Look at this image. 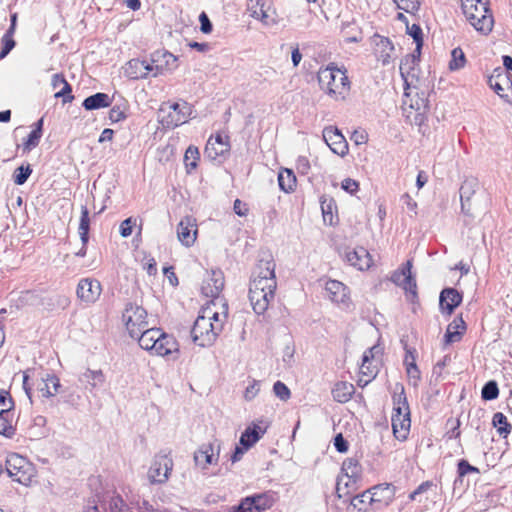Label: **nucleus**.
<instances>
[{"label": "nucleus", "mask_w": 512, "mask_h": 512, "mask_svg": "<svg viewBox=\"0 0 512 512\" xmlns=\"http://www.w3.org/2000/svg\"><path fill=\"white\" fill-rule=\"evenodd\" d=\"M277 281L273 260H260L249 286V300L254 312L262 315L274 300Z\"/></svg>", "instance_id": "nucleus-1"}, {"label": "nucleus", "mask_w": 512, "mask_h": 512, "mask_svg": "<svg viewBox=\"0 0 512 512\" xmlns=\"http://www.w3.org/2000/svg\"><path fill=\"white\" fill-rule=\"evenodd\" d=\"M222 310L216 309V303L211 301L204 307L191 330L193 342L200 347L211 346L223 330L228 315V306L222 303Z\"/></svg>", "instance_id": "nucleus-2"}, {"label": "nucleus", "mask_w": 512, "mask_h": 512, "mask_svg": "<svg viewBox=\"0 0 512 512\" xmlns=\"http://www.w3.org/2000/svg\"><path fill=\"white\" fill-rule=\"evenodd\" d=\"M317 78L320 89L331 99L343 101L349 95L351 83L346 70L338 68L334 63L320 68Z\"/></svg>", "instance_id": "nucleus-3"}, {"label": "nucleus", "mask_w": 512, "mask_h": 512, "mask_svg": "<svg viewBox=\"0 0 512 512\" xmlns=\"http://www.w3.org/2000/svg\"><path fill=\"white\" fill-rule=\"evenodd\" d=\"M466 20L479 33L488 35L494 26V18L485 0H461Z\"/></svg>", "instance_id": "nucleus-4"}, {"label": "nucleus", "mask_w": 512, "mask_h": 512, "mask_svg": "<svg viewBox=\"0 0 512 512\" xmlns=\"http://www.w3.org/2000/svg\"><path fill=\"white\" fill-rule=\"evenodd\" d=\"M400 391L395 392L393 395V412L391 416V423L394 436L404 441L411 427L410 409L405 395L404 387L399 386Z\"/></svg>", "instance_id": "nucleus-5"}, {"label": "nucleus", "mask_w": 512, "mask_h": 512, "mask_svg": "<svg viewBox=\"0 0 512 512\" xmlns=\"http://www.w3.org/2000/svg\"><path fill=\"white\" fill-rule=\"evenodd\" d=\"M192 106L186 101L163 103L158 112V120L164 128L173 129L188 122Z\"/></svg>", "instance_id": "nucleus-6"}, {"label": "nucleus", "mask_w": 512, "mask_h": 512, "mask_svg": "<svg viewBox=\"0 0 512 512\" xmlns=\"http://www.w3.org/2000/svg\"><path fill=\"white\" fill-rule=\"evenodd\" d=\"M6 470L9 477L25 486L30 485L33 477L35 476L33 464L17 453L8 455L6 460Z\"/></svg>", "instance_id": "nucleus-7"}, {"label": "nucleus", "mask_w": 512, "mask_h": 512, "mask_svg": "<svg viewBox=\"0 0 512 512\" xmlns=\"http://www.w3.org/2000/svg\"><path fill=\"white\" fill-rule=\"evenodd\" d=\"M361 471V465L356 458H347L343 462L341 468L342 474L338 477L336 484V492L339 498L349 494V489L353 488L360 478Z\"/></svg>", "instance_id": "nucleus-8"}, {"label": "nucleus", "mask_w": 512, "mask_h": 512, "mask_svg": "<svg viewBox=\"0 0 512 512\" xmlns=\"http://www.w3.org/2000/svg\"><path fill=\"white\" fill-rule=\"evenodd\" d=\"M122 321L131 337H138L148 327L147 311L140 305L129 303L122 313Z\"/></svg>", "instance_id": "nucleus-9"}, {"label": "nucleus", "mask_w": 512, "mask_h": 512, "mask_svg": "<svg viewBox=\"0 0 512 512\" xmlns=\"http://www.w3.org/2000/svg\"><path fill=\"white\" fill-rule=\"evenodd\" d=\"M419 55L409 54L406 55L400 63V74L404 81V96L409 97L412 95L413 91L417 89L416 82L417 78V62L419 61Z\"/></svg>", "instance_id": "nucleus-10"}, {"label": "nucleus", "mask_w": 512, "mask_h": 512, "mask_svg": "<svg viewBox=\"0 0 512 512\" xmlns=\"http://www.w3.org/2000/svg\"><path fill=\"white\" fill-rule=\"evenodd\" d=\"M173 468L172 458L165 453H159L154 457V460L148 471V479L152 484H163L168 478Z\"/></svg>", "instance_id": "nucleus-11"}, {"label": "nucleus", "mask_w": 512, "mask_h": 512, "mask_svg": "<svg viewBox=\"0 0 512 512\" xmlns=\"http://www.w3.org/2000/svg\"><path fill=\"white\" fill-rule=\"evenodd\" d=\"M225 284L224 274L221 270L215 269L207 272L205 279L203 280L201 291L216 304L219 303L222 307V303H225L223 299L219 298Z\"/></svg>", "instance_id": "nucleus-12"}, {"label": "nucleus", "mask_w": 512, "mask_h": 512, "mask_svg": "<svg viewBox=\"0 0 512 512\" xmlns=\"http://www.w3.org/2000/svg\"><path fill=\"white\" fill-rule=\"evenodd\" d=\"M152 77L164 75L177 68V57L168 51H155L149 59Z\"/></svg>", "instance_id": "nucleus-13"}, {"label": "nucleus", "mask_w": 512, "mask_h": 512, "mask_svg": "<svg viewBox=\"0 0 512 512\" xmlns=\"http://www.w3.org/2000/svg\"><path fill=\"white\" fill-rule=\"evenodd\" d=\"M247 10L251 17L260 20L266 26L276 23L275 11L270 0H248Z\"/></svg>", "instance_id": "nucleus-14"}, {"label": "nucleus", "mask_w": 512, "mask_h": 512, "mask_svg": "<svg viewBox=\"0 0 512 512\" xmlns=\"http://www.w3.org/2000/svg\"><path fill=\"white\" fill-rule=\"evenodd\" d=\"M151 353L169 360H177L180 355L179 343L175 337L161 330V336L158 337Z\"/></svg>", "instance_id": "nucleus-15"}, {"label": "nucleus", "mask_w": 512, "mask_h": 512, "mask_svg": "<svg viewBox=\"0 0 512 512\" xmlns=\"http://www.w3.org/2000/svg\"><path fill=\"white\" fill-rule=\"evenodd\" d=\"M343 257L349 265L360 271H366L373 265L371 254L362 246L346 248Z\"/></svg>", "instance_id": "nucleus-16"}, {"label": "nucleus", "mask_w": 512, "mask_h": 512, "mask_svg": "<svg viewBox=\"0 0 512 512\" xmlns=\"http://www.w3.org/2000/svg\"><path fill=\"white\" fill-rule=\"evenodd\" d=\"M381 354V348L378 345L371 347L366 350L362 356V364L360 366V373L362 376L368 377V379H359V385H367L370 382V378H373L377 373L378 357Z\"/></svg>", "instance_id": "nucleus-17"}, {"label": "nucleus", "mask_w": 512, "mask_h": 512, "mask_svg": "<svg viewBox=\"0 0 512 512\" xmlns=\"http://www.w3.org/2000/svg\"><path fill=\"white\" fill-rule=\"evenodd\" d=\"M76 293L82 302L90 305L99 299L102 293V286L96 279L83 278L78 282Z\"/></svg>", "instance_id": "nucleus-18"}, {"label": "nucleus", "mask_w": 512, "mask_h": 512, "mask_svg": "<svg viewBox=\"0 0 512 512\" xmlns=\"http://www.w3.org/2000/svg\"><path fill=\"white\" fill-rule=\"evenodd\" d=\"M412 261L408 260L398 270L394 271L390 280L406 292L416 295V280L412 276Z\"/></svg>", "instance_id": "nucleus-19"}, {"label": "nucleus", "mask_w": 512, "mask_h": 512, "mask_svg": "<svg viewBox=\"0 0 512 512\" xmlns=\"http://www.w3.org/2000/svg\"><path fill=\"white\" fill-rule=\"evenodd\" d=\"M197 234V223L193 217L186 216L180 220L177 225V238L183 246H193L197 239Z\"/></svg>", "instance_id": "nucleus-20"}, {"label": "nucleus", "mask_w": 512, "mask_h": 512, "mask_svg": "<svg viewBox=\"0 0 512 512\" xmlns=\"http://www.w3.org/2000/svg\"><path fill=\"white\" fill-rule=\"evenodd\" d=\"M323 139L331 151L341 157L348 153V143L340 130L336 127H326L323 130Z\"/></svg>", "instance_id": "nucleus-21"}, {"label": "nucleus", "mask_w": 512, "mask_h": 512, "mask_svg": "<svg viewBox=\"0 0 512 512\" xmlns=\"http://www.w3.org/2000/svg\"><path fill=\"white\" fill-rule=\"evenodd\" d=\"M230 151V144L228 137H223L217 134L215 137H210L206 143L204 154L211 160H217L224 157Z\"/></svg>", "instance_id": "nucleus-22"}, {"label": "nucleus", "mask_w": 512, "mask_h": 512, "mask_svg": "<svg viewBox=\"0 0 512 512\" xmlns=\"http://www.w3.org/2000/svg\"><path fill=\"white\" fill-rule=\"evenodd\" d=\"M327 297L338 305L348 306L350 302L349 289L340 281L328 280L325 284Z\"/></svg>", "instance_id": "nucleus-23"}, {"label": "nucleus", "mask_w": 512, "mask_h": 512, "mask_svg": "<svg viewBox=\"0 0 512 512\" xmlns=\"http://www.w3.org/2000/svg\"><path fill=\"white\" fill-rule=\"evenodd\" d=\"M149 60L131 59L124 67V74L130 79L138 80L152 77Z\"/></svg>", "instance_id": "nucleus-24"}, {"label": "nucleus", "mask_w": 512, "mask_h": 512, "mask_svg": "<svg viewBox=\"0 0 512 512\" xmlns=\"http://www.w3.org/2000/svg\"><path fill=\"white\" fill-rule=\"evenodd\" d=\"M488 84L494 92L499 95L502 99H507L508 95L504 92L512 88V80L508 74H506L502 68H496L493 74L488 79Z\"/></svg>", "instance_id": "nucleus-25"}, {"label": "nucleus", "mask_w": 512, "mask_h": 512, "mask_svg": "<svg viewBox=\"0 0 512 512\" xmlns=\"http://www.w3.org/2000/svg\"><path fill=\"white\" fill-rule=\"evenodd\" d=\"M375 55L382 65L390 64L395 58V47L387 37L375 36Z\"/></svg>", "instance_id": "nucleus-26"}, {"label": "nucleus", "mask_w": 512, "mask_h": 512, "mask_svg": "<svg viewBox=\"0 0 512 512\" xmlns=\"http://www.w3.org/2000/svg\"><path fill=\"white\" fill-rule=\"evenodd\" d=\"M367 492L373 497L374 509L388 506L394 498V487L391 484L377 485Z\"/></svg>", "instance_id": "nucleus-27"}, {"label": "nucleus", "mask_w": 512, "mask_h": 512, "mask_svg": "<svg viewBox=\"0 0 512 512\" xmlns=\"http://www.w3.org/2000/svg\"><path fill=\"white\" fill-rule=\"evenodd\" d=\"M462 302V294L454 288H445L439 297V307L442 313L451 315Z\"/></svg>", "instance_id": "nucleus-28"}, {"label": "nucleus", "mask_w": 512, "mask_h": 512, "mask_svg": "<svg viewBox=\"0 0 512 512\" xmlns=\"http://www.w3.org/2000/svg\"><path fill=\"white\" fill-rule=\"evenodd\" d=\"M12 408L13 402L0 408V434L7 438H12L16 432L15 412Z\"/></svg>", "instance_id": "nucleus-29"}, {"label": "nucleus", "mask_w": 512, "mask_h": 512, "mask_svg": "<svg viewBox=\"0 0 512 512\" xmlns=\"http://www.w3.org/2000/svg\"><path fill=\"white\" fill-rule=\"evenodd\" d=\"M479 188L476 178H466L460 187L461 210L464 214H470V200Z\"/></svg>", "instance_id": "nucleus-30"}, {"label": "nucleus", "mask_w": 512, "mask_h": 512, "mask_svg": "<svg viewBox=\"0 0 512 512\" xmlns=\"http://www.w3.org/2000/svg\"><path fill=\"white\" fill-rule=\"evenodd\" d=\"M51 85H52L53 89H59L55 93L54 96L56 98H63L64 103L70 102L74 99V96L71 94V92H72L71 86L66 81L63 74H59V73L54 74L52 76Z\"/></svg>", "instance_id": "nucleus-31"}, {"label": "nucleus", "mask_w": 512, "mask_h": 512, "mask_svg": "<svg viewBox=\"0 0 512 512\" xmlns=\"http://www.w3.org/2000/svg\"><path fill=\"white\" fill-rule=\"evenodd\" d=\"M466 331V324L462 317H455L448 325L444 336L446 344L459 342Z\"/></svg>", "instance_id": "nucleus-32"}, {"label": "nucleus", "mask_w": 512, "mask_h": 512, "mask_svg": "<svg viewBox=\"0 0 512 512\" xmlns=\"http://www.w3.org/2000/svg\"><path fill=\"white\" fill-rule=\"evenodd\" d=\"M196 465L207 468L209 465L216 463L218 456H215L214 448L211 444L202 445L194 454Z\"/></svg>", "instance_id": "nucleus-33"}, {"label": "nucleus", "mask_w": 512, "mask_h": 512, "mask_svg": "<svg viewBox=\"0 0 512 512\" xmlns=\"http://www.w3.org/2000/svg\"><path fill=\"white\" fill-rule=\"evenodd\" d=\"M371 506L374 507L373 497L370 492L364 491L351 498L347 512H368Z\"/></svg>", "instance_id": "nucleus-34"}, {"label": "nucleus", "mask_w": 512, "mask_h": 512, "mask_svg": "<svg viewBox=\"0 0 512 512\" xmlns=\"http://www.w3.org/2000/svg\"><path fill=\"white\" fill-rule=\"evenodd\" d=\"M266 429L257 424H253L245 429L240 437V445L249 449L265 434Z\"/></svg>", "instance_id": "nucleus-35"}, {"label": "nucleus", "mask_w": 512, "mask_h": 512, "mask_svg": "<svg viewBox=\"0 0 512 512\" xmlns=\"http://www.w3.org/2000/svg\"><path fill=\"white\" fill-rule=\"evenodd\" d=\"M159 336H161V329L146 327L138 337L134 338L138 340L142 349L152 352Z\"/></svg>", "instance_id": "nucleus-36"}, {"label": "nucleus", "mask_w": 512, "mask_h": 512, "mask_svg": "<svg viewBox=\"0 0 512 512\" xmlns=\"http://www.w3.org/2000/svg\"><path fill=\"white\" fill-rule=\"evenodd\" d=\"M246 499L248 502H251V507L254 509V512L265 511L271 508L274 503V497L269 492L248 496Z\"/></svg>", "instance_id": "nucleus-37"}, {"label": "nucleus", "mask_w": 512, "mask_h": 512, "mask_svg": "<svg viewBox=\"0 0 512 512\" xmlns=\"http://www.w3.org/2000/svg\"><path fill=\"white\" fill-rule=\"evenodd\" d=\"M355 392L353 384L340 381L337 382L332 389L333 399L339 403L348 402Z\"/></svg>", "instance_id": "nucleus-38"}, {"label": "nucleus", "mask_w": 512, "mask_h": 512, "mask_svg": "<svg viewBox=\"0 0 512 512\" xmlns=\"http://www.w3.org/2000/svg\"><path fill=\"white\" fill-rule=\"evenodd\" d=\"M111 100L108 94L106 93H96L87 97L83 101V107L86 110H96L104 107L110 106Z\"/></svg>", "instance_id": "nucleus-39"}, {"label": "nucleus", "mask_w": 512, "mask_h": 512, "mask_svg": "<svg viewBox=\"0 0 512 512\" xmlns=\"http://www.w3.org/2000/svg\"><path fill=\"white\" fill-rule=\"evenodd\" d=\"M278 183L281 190L292 192L296 186V176L290 169H283L278 174Z\"/></svg>", "instance_id": "nucleus-40"}, {"label": "nucleus", "mask_w": 512, "mask_h": 512, "mask_svg": "<svg viewBox=\"0 0 512 512\" xmlns=\"http://www.w3.org/2000/svg\"><path fill=\"white\" fill-rule=\"evenodd\" d=\"M404 105H409L411 109H414L418 115H423L429 107V101L427 97L422 93L420 96L418 92H416V98H410L405 96Z\"/></svg>", "instance_id": "nucleus-41"}, {"label": "nucleus", "mask_w": 512, "mask_h": 512, "mask_svg": "<svg viewBox=\"0 0 512 512\" xmlns=\"http://www.w3.org/2000/svg\"><path fill=\"white\" fill-rule=\"evenodd\" d=\"M89 225H90V218H89L88 208L86 206H82L78 230H79L80 239L82 241V244H84V245H87L88 240H89Z\"/></svg>", "instance_id": "nucleus-42"}, {"label": "nucleus", "mask_w": 512, "mask_h": 512, "mask_svg": "<svg viewBox=\"0 0 512 512\" xmlns=\"http://www.w3.org/2000/svg\"><path fill=\"white\" fill-rule=\"evenodd\" d=\"M60 388V380L55 375H49L44 380V387L40 388V391L44 397L54 396Z\"/></svg>", "instance_id": "nucleus-43"}, {"label": "nucleus", "mask_w": 512, "mask_h": 512, "mask_svg": "<svg viewBox=\"0 0 512 512\" xmlns=\"http://www.w3.org/2000/svg\"><path fill=\"white\" fill-rule=\"evenodd\" d=\"M492 423L501 436L506 437L511 432V425L508 423L506 416L501 412L494 414Z\"/></svg>", "instance_id": "nucleus-44"}, {"label": "nucleus", "mask_w": 512, "mask_h": 512, "mask_svg": "<svg viewBox=\"0 0 512 512\" xmlns=\"http://www.w3.org/2000/svg\"><path fill=\"white\" fill-rule=\"evenodd\" d=\"M200 153L197 147L195 146H189L185 152L184 155V162L185 166L187 168V171L190 172L191 170L195 169L197 167V162L199 160Z\"/></svg>", "instance_id": "nucleus-45"}, {"label": "nucleus", "mask_w": 512, "mask_h": 512, "mask_svg": "<svg viewBox=\"0 0 512 512\" xmlns=\"http://www.w3.org/2000/svg\"><path fill=\"white\" fill-rule=\"evenodd\" d=\"M466 58L461 48H455L451 52L449 68L452 71L459 70L465 66Z\"/></svg>", "instance_id": "nucleus-46"}, {"label": "nucleus", "mask_w": 512, "mask_h": 512, "mask_svg": "<svg viewBox=\"0 0 512 512\" xmlns=\"http://www.w3.org/2000/svg\"><path fill=\"white\" fill-rule=\"evenodd\" d=\"M499 395L498 385L495 381H488L482 388L481 397L486 401L494 400Z\"/></svg>", "instance_id": "nucleus-47"}, {"label": "nucleus", "mask_w": 512, "mask_h": 512, "mask_svg": "<svg viewBox=\"0 0 512 512\" xmlns=\"http://www.w3.org/2000/svg\"><path fill=\"white\" fill-rule=\"evenodd\" d=\"M83 376L92 387L100 386L105 381L104 374L102 373L101 370L88 369Z\"/></svg>", "instance_id": "nucleus-48"}, {"label": "nucleus", "mask_w": 512, "mask_h": 512, "mask_svg": "<svg viewBox=\"0 0 512 512\" xmlns=\"http://www.w3.org/2000/svg\"><path fill=\"white\" fill-rule=\"evenodd\" d=\"M32 173L29 165L18 167L13 174V181L17 185H23Z\"/></svg>", "instance_id": "nucleus-49"}, {"label": "nucleus", "mask_w": 512, "mask_h": 512, "mask_svg": "<svg viewBox=\"0 0 512 512\" xmlns=\"http://www.w3.org/2000/svg\"><path fill=\"white\" fill-rule=\"evenodd\" d=\"M407 32L408 34L414 39L416 43V52L420 54V49L423 44L422 39V29L419 25L413 24L411 26H407Z\"/></svg>", "instance_id": "nucleus-50"}, {"label": "nucleus", "mask_w": 512, "mask_h": 512, "mask_svg": "<svg viewBox=\"0 0 512 512\" xmlns=\"http://www.w3.org/2000/svg\"><path fill=\"white\" fill-rule=\"evenodd\" d=\"M397 8L407 13H414L419 9V0H393Z\"/></svg>", "instance_id": "nucleus-51"}, {"label": "nucleus", "mask_w": 512, "mask_h": 512, "mask_svg": "<svg viewBox=\"0 0 512 512\" xmlns=\"http://www.w3.org/2000/svg\"><path fill=\"white\" fill-rule=\"evenodd\" d=\"M273 392L282 401H287L291 397L290 389L281 381L274 383Z\"/></svg>", "instance_id": "nucleus-52"}, {"label": "nucleus", "mask_w": 512, "mask_h": 512, "mask_svg": "<svg viewBox=\"0 0 512 512\" xmlns=\"http://www.w3.org/2000/svg\"><path fill=\"white\" fill-rule=\"evenodd\" d=\"M42 137L40 134V128H34L28 135L27 140L24 142V149L27 151L35 148Z\"/></svg>", "instance_id": "nucleus-53"}, {"label": "nucleus", "mask_w": 512, "mask_h": 512, "mask_svg": "<svg viewBox=\"0 0 512 512\" xmlns=\"http://www.w3.org/2000/svg\"><path fill=\"white\" fill-rule=\"evenodd\" d=\"M261 382L253 379L244 391V399L246 401L253 400L260 392Z\"/></svg>", "instance_id": "nucleus-54"}, {"label": "nucleus", "mask_w": 512, "mask_h": 512, "mask_svg": "<svg viewBox=\"0 0 512 512\" xmlns=\"http://www.w3.org/2000/svg\"><path fill=\"white\" fill-rule=\"evenodd\" d=\"M141 262H142L143 269L150 276L157 274V263H156V260L152 256H150L148 254H144Z\"/></svg>", "instance_id": "nucleus-55"}, {"label": "nucleus", "mask_w": 512, "mask_h": 512, "mask_svg": "<svg viewBox=\"0 0 512 512\" xmlns=\"http://www.w3.org/2000/svg\"><path fill=\"white\" fill-rule=\"evenodd\" d=\"M457 471L459 477H464L469 473H479V469L477 467L470 465L468 461L464 459L458 462Z\"/></svg>", "instance_id": "nucleus-56"}, {"label": "nucleus", "mask_w": 512, "mask_h": 512, "mask_svg": "<svg viewBox=\"0 0 512 512\" xmlns=\"http://www.w3.org/2000/svg\"><path fill=\"white\" fill-rule=\"evenodd\" d=\"M136 225V220L129 217L121 222L120 224V235L122 237H129L132 234L133 227Z\"/></svg>", "instance_id": "nucleus-57"}, {"label": "nucleus", "mask_w": 512, "mask_h": 512, "mask_svg": "<svg viewBox=\"0 0 512 512\" xmlns=\"http://www.w3.org/2000/svg\"><path fill=\"white\" fill-rule=\"evenodd\" d=\"M406 373L409 382L416 387L421 379V373L417 365H410V367H406Z\"/></svg>", "instance_id": "nucleus-58"}, {"label": "nucleus", "mask_w": 512, "mask_h": 512, "mask_svg": "<svg viewBox=\"0 0 512 512\" xmlns=\"http://www.w3.org/2000/svg\"><path fill=\"white\" fill-rule=\"evenodd\" d=\"M2 49L0 51V59H4L10 51L15 47L14 38L2 37L1 39Z\"/></svg>", "instance_id": "nucleus-59"}, {"label": "nucleus", "mask_w": 512, "mask_h": 512, "mask_svg": "<svg viewBox=\"0 0 512 512\" xmlns=\"http://www.w3.org/2000/svg\"><path fill=\"white\" fill-rule=\"evenodd\" d=\"M126 504L120 496H113L109 502V509L111 512H124Z\"/></svg>", "instance_id": "nucleus-60"}, {"label": "nucleus", "mask_w": 512, "mask_h": 512, "mask_svg": "<svg viewBox=\"0 0 512 512\" xmlns=\"http://www.w3.org/2000/svg\"><path fill=\"white\" fill-rule=\"evenodd\" d=\"M341 187L343 190H345L349 194L353 195L358 191L359 184L354 179L346 178L342 181Z\"/></svg>", "instance_id": "nucleus-61"}, {"label": "nucleus", "mask_w": 512, "mask_h": 512, "mask_svg": "<svg viewBox=\"0 0 512 512\" xmlns=\"http://www.w3.org/2000/svg\"><path fill=\"white\" fill-rule=\"evenodd\" d=\"M126 118V113L120 106H114L109 111V119L112 122H120Z\"/></svg>", "instance_id": "nucleus-62"}, {"label": "nucleus", "mask_w": 512, "mask_h": 512, "mask_svg": "<svg viewBox=\"0 0 512 512\" xmlns=\"http://www.w3.org/2000/svg\"><path fill=\"white\" fill-rule=\"evenodd\" d=\"M434 486L433 482L431 481H425L421 483L410 495L409 498L411 500H416V497L422 493L427 492L429 489H431Z\"/></svg>", "instance_id": "nucleus-63"}, {"label": "nucleus", "mask_w": 512, "mask_h": 512, "mask_svg": "<svg viewBox=\"0 0 512 512\" xmlns=\"http://www.w3.org/2000/svg\"><path fill=\"white\" fill-rule=\"evenodd\" d=\"M296 167H297V170L299 173H301L303 175L308 174V172L310 170L309 160L304 156L298 157V159L296 161Z\"/></svg>", "instance_id": "nucleus-64"}]
</instances>
